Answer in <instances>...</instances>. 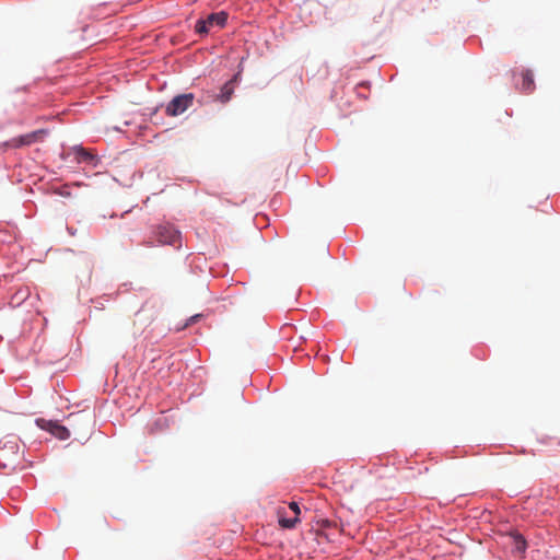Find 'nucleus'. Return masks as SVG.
<instances>
[{"instance_id":"obj_1","label":"nucleus","mask_w":560,"mask_h":560,"mask_svg":"<svg viewBox=\"0 0 560 560\" xmlns=\"http://www.w3.org/2000/svg\"><path fill=\"white\" fill-rule=\"evenodd\" d=\"M72 158L78 164V168L82 170L85 175L96 174L95 168L100 160L93 151L83 148L81 144L72 145Z\"/></svg>"},{"instance_id":"obj_2","label":"nucleus","mask_w":560,"mask_h":560,"mask_svg":"<svg viewBox=\"0 0 560 560\" xmlns=\"http://www.w3.org/2000/svg\"><path fill=\"white\" fill-rule=\"evenodd\" d=\"M228 14L225 12L211 13L206 19L196 22L195 31L199 35H207L212 27H223L226 23Z\"/></svg>"},{"instance_id":"obj_3","label":"nucleus","mask_w":560,"mask_h":560,"mask_svg":"<svg viewBox=\"0 0 560 560\" xmlns=\"http://www.w3.org/2000/svg\"><path fill=\"white\" fill-rule=\"evenodd\" d=\"M195 95L192 93H185L175 96L166 106L165 114L175 117L185 113L192 106Z\"/></svg>"},{"instance_id":"obj_4","label":"nucleus","mask_w":560,"mask_h":560,"mask_svg":"<svg viewBox=\"0 0 560 560\" xmlns=\"http://www.w3.org/2000/svg\"><path fill=\"white\" fill-rule=\"evenodd\" d=\"M156 240L161 244L180 246V233L172 225H160L156 230Z\"/></svg>"},{"instance_id":"obj_5","label":"nucleus","mask_w":560,"mask_h":560,"mask_svg":"<svg viewBox=\"0 0 560 560\" xmlns=\"http://www.w3.org/2000/svg\"><path fill=\"white\" fill-rule=\"evenodd\" d=\"M36 424L59 440H66L69 435L68 429L56 420L38 418L36 419Z\"/></svg>"},{"instance_id":"obj_6","label":"nucleus","mask_w":560,"mask_h":560,"mask_svg":"<svg viewBox=\"0 0 560 560\" xmlns=\"http://www.w3.org/2000/svg\"><path fill=\"white\" fill-rule=\"evenodd\" d=\"M45 136H46V131L43 129H39V130L32 131L30 133L13 138L9 142H7L5 145L12 147V148L26 147V145H31L35 142L43 140Z\"/></svg>"},{"instance_id":"obj_7","label":"nucleus","mask_w":560,"mask_h":560,"mask_svg":"<svg viewBox=\"0 0 560 560\" xmlns=\"http://www.w3.org/2000/svg\"><path fill=\"white\" fill-rule=\"evenodd\" d=\"M238 74H235L231 80H229L222 88L220 93L213 95V101L220 102L222 104H226L232 98L234 93V84L237 80Z\"/></svg>"},{"instance_id":"obj_8","label":"nucleus","mask_w":560,"mask_h":560,"mask_svg":"<svg viewBox=\"0 0 560 560\" xmlns=\"http://www.w3.org/2000/svg\"><path fill=\"white\" fill-rule=\"evenodd\" d=\"M84 423L86 424V430L82 434V439H85L92 432L94 425L93 413L91 411L83 410L82 412H79L74 419H72V427Z\"/></svg>"},{"instance_id":"obj_9","label":"nucleus","mask_w":560,"mask_h":560,"mask_svg":"<svg viewBox=\"0 0 560 560\" xmlns=\"http://www.w3.org/2000/svg\"><path fill=\"white\" fill-rule=\"evenodd\" d=\"M522 89L526 93H530L535 89L534 75L530 70L522 71Z\"/></svg>"},{"instance_id":"obj_10","label":"nucleus","mask_w":560,"mask_h":560,"mask_svg":"<svg viewBox=\"0 0 560 560\" xmlns=\"http://www.w3.org/2000/svg\"><path fill=\"white\" fill-rule=\"evenodd\" d=\"M284 510H278L279 524L282 528H294L296 524L300 522L299 517L287 518L283 516Z\"/></svg>"},{"instance_id":"obj_11","label":"nucleus","mask_w":560,"mask_h":560,"mask_svg":"<svg viewBox=\"0 0 560 560\" xmlns=\"http://www.w3.org/2000/svg\"><path fill=\"white\" fill-rule=\"evenodd\" d=\"M515 548L517 551H524L526 548V541L521 535L515 537Z\"/></svg>"},{"instance_id":"obj_12","label":"nucleus","mask_w":560,"mask_h":560,"mask_svg":"<svg viewBox=\"0 0 560 560\" xmlns=\"http://www.w3.org/2000/svg\"><path fill=\"white\" fill-rule=\"evenodd\" d=\"M289 508H290V510L293 511V513L295 514V517H298L299 514L301 513L299 504L296 502L289 503Z\"/></svg>"},{"instance_id":"obj_13","label":"nucleus","mask_w":560,"mask_h":560,"mask_svg":"<svg viewBox=\"0 0 560 560\" xmlns=\"http://www.w3.org/2000/svg\"><path fill=\"white\" fill-rule=\"evenodd\" d=\"M200 317H201V315H200V314H196V315L191 316V317L188 319V322L186 323L185 327H187V326H189V325H191V324L197 323V322H198V319H199Z\"/></svg>"},{"instance_id":"obj_14","label":"nucleus","mask_w":560,"mask_h":560,"mask_svg":"<svg viewBox=\"0 0 560 560\" xmlns=\"http://www.w3.org/2000/svg\"><path fill=\"white\" fill-rule=\"evenodd\" d=\"M78 172H79V171H77V170H72V175H73V174H77ZM71 185H72V186H82V185H84V184H83L81 180H79V179H74V178L72 177Z\"/></svg>"},{"instance_id":"obj_15","label":"nucleus","mask_w":560,"mask_h":560,"mask_svg":"<svg viewBox=\"0 0 560 560\" xmlns=\"http://www.w3.org/2000/svg\"><path fill=\"white\" fill-rule=\"evenodd\" d=\"M79 427L81 428L82 432H81V433H78V436H77L75 439H77V440H83L81 436H82V434L85 432L86 428L84 429V427H82V424H78V425H73V427H72V429H75V430H77V428H79Z\"/></svg>"}]
</instances>
